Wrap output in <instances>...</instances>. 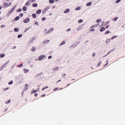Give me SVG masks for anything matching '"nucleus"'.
Wrapping results in <instances>:
<instances>
[{"label": "nucleus", "mask_w": 125, "mask_h": 125, "mask_svg": "<svg viewBox=\"0 0 125 125\" xmlns=\"http://www.w3.org/2000/svg\"><path fill=\"white\" fill-rule=\"evenodd\" d=\"M16 8V6H14L12 9H11L10 11L8 12L9 14H11L12 12L14 11V10Z\"/></svg>", "instance_id": "nucleus-1"}, {"label": "nucleus", "mask_w": 125, "mask_h": 125, "mask_svg": "<svg viewBox=\"0 0 125 125\" xmlns=\"http://www.w3.org/2000/svg\"><path fill=\"white\" fill-rule=\"evenodd\" d=\"M54 30V28H51L49 29V30L48 31H47L46 32V34H50V33H51L53 31V30Z\"/></svg>", "instance_id": "nucleus-2"}, {"label": "nucleus", "mask_w": 125, "mask_h": 125, "mask_svg": "<svg viewBox=\"0 0 125 125\" xmlns=\"http://www.w3.org/2000/svg\"><path fill=\"white\" fill-rule=\"evenodd\" d=\"M29 22H30V19L29 18L23 20V23H29Z\"/></svg>", "instance_id": "nucleus-3"}, {"label": "nucleus", "mask_w": 125, "mask_h": 125, "mask_svg": "<svg viewBox=\"0 0 125 125\" xmlns=\"http://www.w3.org/2000/svg\"><path fill=\"white\" fill-rule=\"evenodd\" d=\"M44 57H45V56L44 55H41L39 57V61H42V59H43V58H44Z\"/></svg>", "instance_id": "nucleus-4"}, {"label": "nucleus", "mask_w": 125, "mask_h": 125, "mask_svg": "<svg viewBox=\"0 0 125 125\" xmlns=\"http://www.w3.org/2000/svg\"><path fill=\"white\" fill-rule=\"evenodd\" d=\"M98 26H99V23H97L91 26L90 28L91 29H92V28H96V27H98Z\"/></svg>", "instance_id": "nucleus-5"}, {"label": "nucleus", "mask_w": 125, "mask_h": 125, "mask_svg": "<svg viewBox=\"0 0 125 125\" xmlns=\"http://www.w3.org/2000/svg\"><path fill=\"white\" fill-rule=\"evenodd\" d=\"M5 67H6V65H5V64H3V65L0 67V70L1 71V70H2V69H3V68H5Z\"/></svg>", "instance_id": "nucleus-6"}, {"label": "nucleus", "mask_w": 125, "mask_h": 125, "mask_svg": "<svg viewBox=\"0 0 125 125\" xmlns=\"http://www.w3.org/2000/svg\"><path fill=\"white\" fill-rule=\"evenodd\" d=\"M81 29H83V26L80 25L77 28V31H80Z\"/></svg>", "instance_id": "nucleus-7"}, {"label": "nucleus", "mask_w": 125, "mask_h": 125, "mask_svg": "<svg viewBox=\"0 0 125 125\" xmlns=\"http://www.w3.org/2000/svg\"><path fill=\"white\" fill-rule=\"evenodd\" d=\"M32 6L33 7H38V4H37L36 3H34L32 4Z\"/></svg>", "instance_id": "nucleus-8"}, {"label": "nucleus", "mask_w": 125, "mask_h": 125, "mask_svg": "<svg viewBox=\"0 0 125 125\" xmlns=\"http://www.w3.org/2000/svg\"><path fill=\"white\" fill-rule=\"evenodd\" d=\"M118 19H119V18L116 17L113 18L112 21H114V22H116V21H117V20H118Z\"/></svg>", "instance_id": "nucleus-9"}, {"label": "nucleus", "mask_w": 125, "mask_h": 125, "mask_svg": "<svg viewBox=\"0 0 125 125\" xmlns=\"http://www.w3.org/2000/svg\"><path fill=\"white\" fill-rule=\"evenodd\" d=\"M106 30V29L105 28V27H102L100 29V32H103V31H105Z\"/></svg>", "instance_id": "nucleus-10"}, {"label": "nucleus", "mask_w": 125, "mask_h": 125, "mask_svg": "<svg viewBox=\"0 0 125 125\" xmlns=\"http://www.w3.org/2000/svg\"><path fill=\"white\" fill-rule=\"evenodd\" d=\"M111 42V40L110 39H108L106 40L105 42L106 43H109Z\"/></svg>", "instance_id": "nucleus-11"}, {"label": "nucleus", "mask_w": 125, "mask_h": 125, "mask_svg": "<svg viewBox=\"0 0 125 125\" xmlns=\"http://www.w3.org/2000/svg\"><path fill=\"white\" fill-rule=\"evenodd\" d=\"M4 5H5V6H7V7H8V6H10L11 4H9L7 3H4Z\"/></svg>", "instance_id": "nucleus-12"}, {"label": "nucleus", "mask_w": 125, "mask_h": 125, "mask_svg": "<svg viewBox=\"0 0 125 125\" xmlns=\"http://www.w3.org/2000/svg\"><path fill=\"white\" fill-rule=\"evenodd\" d=\"M70 11V9H66L64 11V13H68Z\"/></svg>", "instance_id": "nucleus-13"}, {"label": "nucleus", "mask_w": 125, "mask_h": 125, "mask_svg": "<svg viewBox=\"0 0 125 125\" xmlns=\"http://www.w3.org/2000/svg\"><path fill=\"white\" fill-rule=\"evenodd\" d=\"M23 11H26L27 10V7L26 6H23L22 8Z\"/></svg>", "instance_id": "nucleus-14"}, {"label": "nucleus", "mask_w": 125, "mask_h": 125, "mask_svg": "<svg viewBox=\"0 0 125 125\" xmlns=\"http://www.w3.org/2000/svg\"><path fill=\"white\" fill-rule=\"evenodd\" d=\"M36 49H37V48H36V47H32L31 50L32 52H34L36 50Z\"/></svg>", "instance_id": "nucleus-15"}, {"label": "nucleus", "mask_w": 125, "mask_h": 125, "mask_svg": "<svg viewBox=\"0 0 125 125\" xmlns=\"http://www.w3.org/2000/svg\"><path fill=\"white\" fill-rule=\"evenodd\" d=\"M5 56V55L4 54H0V58H3Z\"/></svg>", "instance_id": "nucleus-16"}, {"label": "nucleus", "mask_w": 125, "mask_h": 125, "mask_svg": "<svg viewBox=\"0 0 125 125\" xmlns=\"http://www.w3.org/2000/svg\"><path fill=\"white\" fill-rule=\"evenodd\" d=\"M41 12H42V10H38L36 12L37 14H40V13H41Z\"/></svg>", "instance_id": "nucleus-17"}, {"label": "nucleus", "mask_w": 125, "mask_h": 125, "mask_svg": "<svg viewBox=\"0 0 125 125\" xmlns=\"http://www.w3.org/2000/svg\"><path fill=\"white\" fill-rule=\"evenodd\" d=\"M32 16L33 18H34V19L37 18V16L35 14H33L32 15Z\"/></svg>", "instance_id": "nucleus-18"}, {"label": "nucleus", "mask_w": 125, "mask_h": 125, "mask_svg": "<svg viewBox=\"0 0 125 125\" xmlns=\"http://www.w3.org/2000/svg\"><path fill=\"white\" fill-rule=\"evenodd\" d=\"M19 19H20V17L18 16L15 18V21H18V20H19Z\"/></svg>", "instance_id": "nucleus-19"}, {"label": "nucleus", "mask_w": 125, "mask_h": 125, "mask_svg": "<svg viewBox=\"0 0 125 125\" xmlns=\"http://www.w3.org/2000/svg\"><path fill=\"white\" fill-rule=\"evenodd\" d=\"M23 70L24 71V73H28V72H29V70L26 69V68H24Z\"/></svg>", "instance_id": "nucleus-20"}, {"label": "nucleus", "mask_w": 125, "mask_h": 125, "mask_svg": "<svg viewBox=\"0 0 125 125\" xmlns=\"http://www.w3.org/2000/svg\"><path fill=\"white\" fill-rule=\"evenodd\" d=\"M42 72H41L40 73L37 74L36 77H40V76H42Z\"/></svg>", "instance_id": "nucleus-21"}, {"label": "nucleus", "mask_w": 125, "mask_h": 125, "mask_svg": "<svg viewBox=\"0 0 125 125\" xmlns=\"http://www.w3.org/2000/svg\"><path fill=\"white\" fill-rule=\"evenodd\" d=\"M58 67H55L53 70V71H57L58 70Z\"/></svg>", "instance_id": "nucleus-22"}, {"label": "nucleus", "mask_w": 125, "mask_h": 125, "mask_svg": "<svg viewBox=\"0 0 125 125\" xmlns=\"http://www.w3.org/2000/svg\"><path fill=\"white\" fill-rule=\"evenodd\" d=\"M46 88H48V86H46L44 87L42 89V90L43 91V90H44V89H46Z\"/></svg>", "instance_id": "nucleus-23"}, {"label": "nucleus", "mask_w": 125, "mask_h": 125, "mask_svg": "<svg viewBox=\"0 0 125 125\" xmlns=\"http://www.w3.org/2000/svg\"><path fill=\"white\" fill-rule=\"evenodd\" d=\"M95 31V29H89L90 32H94Z\"/></svg>", "instance_id": "nucleus-24"}, {"label": "nucleus", "mask_w": 125, "mask_h": 125, "mask_svg": "<svg viewBox=\"0 0 125 125\" xmlns=\"http://www.w3.org/2000/svg\"><path fill=\"white\" fill-rule=\"evenodd\" d=\"M87 6H90L91 5V2H89L88 3L86 4Z\"/></svg>", "instance_id": "nucleus-25"}, {"label": "nucleus", "mask_w": 125, "mask_h": 125, "mask_svg": "<svg viewBox=\"0 0 125 125\" xmlns=\"http://www.w3.org/2000/svg\"><path fill=\"white\" fill-rule=\"evenodd\" d=\"M10 100H9L5 102V104H8V103H10Z\"/></svg>", "instance_id": "nucleus-26"}, {"label": "nucleus", "mask_w": 125, "mask_h": 125, "mask_svg": "<svg viewBox=\"0 0 125 125\" xmlns=\"http://www.w3.org/2000/svg\"><path fill=\"white\" fill-rule=\"evenodd\" d=\"M29 29H30V27L25 29L24 30V32L26 33V32H27V31H29Z\"/></svg>", "instance_id": "nucleus-27"}, {"label": "nucleus", "mask_w": 125, "mask_h": 125, "mask_svg": "<svg viewBox=\"0 0 125 125\" xmlns=\"http://www.w3.org/2000/svg\"><path fill=\"white\" fill-rule=\"evenodd\" d=\"M110 33V31L109 30H107L106 32L104 33V35H108Z\"/></svg>", "instance_id": "nucleus-28"}, {"label": "nucleus", "mask_w": 125, "mask_h": 125, "mask_svg": "<svg viewBox=\"0 0 125 125\" xmlns=\"http://www.w3.org/2000/svg\"><path fill=\"white\" fill-rule=\"evenodd\" d=\"M22 34H20L18 36V39H20V38H22Z\"/></svg>", "instance_id": "nucleus-29"}, {"label": "nucleus", "mask_w": 125, "mask_h": 125, "mask_svg": "<svg viewBox=\"0 0 125 125\" xmlns=\"http://www.w3.org/2000/svg\"><path fill=\"white\" fill-rule=\"evenodd\" d=\"M14 31H15V32H18V31H19V29H18V28H15L14 29Z\"/></svg>", "instance_id": "nucleus-30"}, {"label": "nucleus", "mask_w": 125, "mask_h": 125, "mask_svg": "<svg viewBox=\"0 0 125 125\" xmlns=\"http://www.w3.org/2000/svg\"><path fill=\"white\" fill-rule=\"evenodd\" d=\"M101 21H102V20H101V19H98V20H97V23H99L100 22H101Z\"/></svg>", "instance_id": "nucleus-31"}, {"label": "nucleus", "mask_w": 125, "mask_h": 125, "mask_svg": "<svg viewBox=\"0 0 125 125\" xmlns=\"http://www.w3.org/2000/svg\"><path fill=\"white\" fill-rule=\"evenodd\" d=\"M8 83V84H9V85L12 84V83H13V81H10V82H9Z\"/></svg>", "instance_id": "nucleus-32"}, {"label": "nucleus", "mask_w": 125, "mask_h": 125, "mask_svg": "<svg viewBox=\"0 0 125 125\" xmlns=\"http://www.w3.org/2000/svg\"><path fill=\"white\" fill-rule=\"evenodd\" d=\"M49 2H50V3H53L54 2V0H50Z\"/></svg>", "instance_id": "nucleus-33"}, {"label": "nucleus", "mask_w": 125, "mask_h": 125, "mask_svg": "<svg viewBox=\"0 0 125 125\" xmlns=\"http://www.w3.org/2000/svg\"><path fill=\"white\" fill-rule=\"evenodd\" d=\"M25 5H26V6H28V5H30V3H29V2H27L25 3Z\"/></svg>", "instance_id": "nucleus-34"}, {"label": "nucleus", "mask_w": 125, "mask_h": 125, "mask_svg": "<svg viewBox=\"0 0 125 125\" xmlns=\"http://www.w3.org/2000/svg\"><path fill=\"white\" fill-rule=\"evenodd\" d=\"M83 20H80L78 21V23H83Z\"/></svg>", "instance_id": "nucleus-35"}, {"label": "nucleus", "mask_w": 125, "mask_h": 125, "mask_svg": "<svg viewBox=\"0 0 125 125\" xmlns=\"http://www.w3.org/2000/svg\"><path fill=\"white\" fill-rule=\"evenodd\" d=\"M17 12H21V11H22V9H19L18 10H17Z\"/></svg>", "instance_id": "nucleus-36"}, {"label": "nucleus", "mask_w": 125, "mask_h": 125, "mask_svg": "<svg viewBox=\"0 0 125 125\" xmlns=\"http://www.w3.org/2000/svg\"><path fill=\"white\" fill-rule=\"evenodd\" d=\"M116 38H117V36H114L111 38V40H114V39H116Z\"/></svg>", "instance_id": "nucleus-37"}, {"label": "nucleus", "mask_w": 125, "mask_h": 125, "mask_svg": "<svg viewBox=\"0 0 125 125\" xmlns=\"http://www.w3.org/2000/svg\"><path fill=\"white\" fill-rule=\"evenodd\" d=\"M63 44H65V41H63L62 43L60 44V45H63Z\"/></svg>", "instance_id": "nucleus-38"}, {"label": "nucleus", "mask_w": 125, "mask_h": 125, "mask_svg": "<svg viewBox=\"0 0 125 125\" xmlns=\"http://www.w3.org/2000/svg\"><path fill=\"white\" fill-rule=\"evenodd\" d=\"M30 2H35L36 1L35 0H29Z\"/></svg>", "instance_id": "nucleus-39"}, {"label": "nucleus", "mask_w": 125, "mask_h": 125, "mask_svg": "<svg viewBox=\"0 0 125 125\" xmlns=\"http://www.w3.org/2000/svg\"><path fill=\"white\" fill-rule=\"evenodd\" d=\"M23 15H24V14L23 13H21L20 14V17H23Z\"/></svg>", "instance_id": "nucleus-40"}, {"label": "nucleus", "mask_w": 125, "mask_h": 125, "mask_svg": "<svg viewBox=\"0 0 125 125\" xmlns=\"http://www.w3.org/2000/svg\"><path fill=\"white\" fill-rule=\"evenodd\" d=\"M121 1V0H117L116 1V3H119V2H120Z\"/></svg>", "instance_id": "nucleus-41"}, {"label": "nucleus", "mask_w": 125, "mask_h": 125, "mask_svg": "<svg viewBox=\"0 0 125 125\" xmlns=\"http://www.w3.org/2000/svg\"><path fill=\"white\" fill-rule=\"evenodd\" d=\"M65 76H66V74H63L62 75V78H64V79H65Z\"/></svg>", "instance_id": "nucleus-42"}, {"label": "nucleus", "mask_w": 125, "mask_h": 125, "mask_svg": "<svg viewBox=\"0 0 125 125\" xmlns=\"http://www.w3.org/2000/svg\"><path fill=\"white\" fill-rule=\"evenodd\" d=\"M27 86H29V85H27V84H25V88H26V89L25 90H27V89H28V88H27Z\"/></svg>", "instance_id": "nucleus-43"}, {"label": "nucleus", "mask_w": 125, "mask_h": 125, "mask_svg": "<svg viewBox=\"0 0 125 125\" xmlns=\"http://www.w3.org/2000/svg\"><path fill=\"white\" fill-rule=\"evenodd\" d=\"M18 67H23V64H21L19 65Z\"/></svg>", "instance_id": "nucleus-44"}, {"label": "nucleus", "mask_w": 125, "mask_h": 125, "mask_svg": "<svg viewBox=\"0 0 125 125\" xmlns=\"http://www.w3.org/2000/svg\"><path fill=\"white\" fill-rule=\"evenodd\" d=\"M100 65H101V62H100L99 63H98L97 67H99V66H100Z\"/></svg>", "instance_id": "nucleus-45"}, {"label": "nucleus", "mask_w": 125, "mask_h": 125, "mask_svg": "<svg viewBox=\"0 0 125 125\" xmlns=\"http://www.w3.org/2000/svg\"><path fill=\"white\" fill-rule=\"evenodd\" d=\"M76 9H77V10H80V9H81V7H77L76 8Z\"/></svg>", "instance_id": "nucleus-46"}, {"label": "nucleus", "mask_w": 125, "mask_h": 125, "mask_svg": "<svg viewBox=\"0 0 125 125\" xmlns=\"http://www.w3.org/2000/svg\"><path fill=\"white\" fill-rule=\"evenodd\" d=\"M70 31H71V28H69L66 30V32H70Z\"/></svg>", "instance_id": "nucleus-47"}, {"label": "nucleus", "mask_w": 125, "mask_h": 125, "mask_svg": "<svg viewBox=\"0 0 125 125\" xmlns=\"http://www.w3.org/2000/svg\"><path fill=\"white\" fill-rule=\"evenodd\" d=\"M7 89H9V87H8L7 88L4 89L3 90L4 91V90H7Z\"/></svg>", "instance_id": "nucleus-48"}, {"label": "nucleus", "mask_w": 125, "mask_h": 125, "mask_svg": "<svg viewBox=\"0 0 125 125\" xmlns=\"http://www.w3.org/2000/svg\"><path fill=\"white\" fill-rule=\"evenodd\" d=\"M34 23L35 24V25H38L39 22H38V21H35Z\"/></svg>", "instance_id": "nucleus-49"}, {"label": "nucleus", "mask_w": 125, "mask_h": 125, "mask_svg": "<svg viewBox=\"0 0 125 125\" xmlns=\"http://www.w3.org/2000/svg\"><path fill=\"white\" fill-rule=\"evenodd\" d=\"M92 56L93 57H94V56H95V52L93 53Z\"/></svg>", "instance_id": "nucleus-50"}, {"label": "nucleus", "mask_w": 125, "mask_h": 125, "mask_svg": "<svg viewBox=\"0 0 125 125\" xmlns=\"http://www.w3.org/2000/svg\"><path fill=\"white\" fill-rule=\"evenodd\" d=\"M48 59H51L52 58V56H50L48 57Z\"/></svg>", "instance_id": "nucleus-51"}, {"label": "nucleus", "mask_w": 125, "mask_h": 125, "mask_svg": "<svg viewBox=\"0 0 125 125\" xmlns=\"http://www.w3.org/2000/svg\"><path fill=\"white\" fill-rule=\"evenodd\" d=\"M36 92H37V90L33 91L32 93H36Z\"/></svg>", "instance_id": "nucleus-52"}, {"label": "nucleus", "mask_w": 125, "mask_h": 125, "mask_svg": "<svg viewBox=\"0 0 125 125\" xmlns=\"http://www.w3.org/2000/svg\"><path fill=\"white\" fill-rule=\"evenodd\" d=\"M34 96L37 97L38 96V93H35V95H34Z\"/></svg>", "instance_id": "nucleus-53"}, {"label": "nucleus", "mask_w": 125, "mask_h": 125, "mask_svg": "<svg viewBox=\"0 0 125 125\" xmlns=\"http://www.w3.org/2000/svg\"><path fill=\"white\" fill-rule=\"evenodd\" d=\"M105 28H106V29H108V28H109V25H106V26H105Z\"/></svg>", "instance_id": "nucleus-54"}, {"label": "nucleus", "mask_w": 125, "mask_h": 125, "mask_svg": "<svg viewBox=\"0 0 125 125\" xmlns=\"http://www.w3.org/2000/svg\"><path fill=\"white\" fill-rule=\"evenodd\" d=\"M108 62H106V63L105 64V65H104V67H105V66H107V65H108Z\"/></svg>", "instance_id": "nucleus-55"}, {"label": "nucleus", "mask_w": 125, "mask_h": 125, "mask_svg": "<svg viewBox=\"0 0 125 125\" xmlns=\"http://www.w3.org/2000/svg\"><path fill=\"white\" fill-rule=\"evenodd\" d=\"M42 21H44V20H45V18H42Z\"/></svg>", "instance_id": "nucleus-56"}, {"label": "nucleus", "mask_w": 125, "mask_h": 125, "mask_svg": "<svg viewBox=\"0 0 125 125\" xmlns=\"http://www.w3.org/2000/svg\"><path fill=\"white\" fill-rule=\"evenodd\" d=\"M57 89H59V88H56L54 89V90H57Z\"/></svg>", "instance_id": "nucleus-57"}, {"label": "nucleus", "mask_w": 125, "mask_h": 125, "mask_svg": "<svg viewBox=\"0 0 125 125\" xmlns=\"http://www.w3.org/2000/svg\"><path fill=\"white\" fill-rule=\"evenodd\" d=\"M44 96H45V94H43L41 96V97H43Z\"/></svg>", "instance_id": "nucleus-58"}, {"label": "nucleus", "mask_w": 125, "mask_h": 125, "mask_svg": "<svg viewBox=\"0 0 125 125\" xmlns=\"http://www.w3.org/2000/svg\"><path fill=\"white\" fill-rule=\"evenodd\" d=\"M59 82H61V80H59V81L57 82V83H59Z\"/></svg>", "instance_id": "nucleus-59"}, {"label": "nucleus", "mask_w": 125, "mask_h": 125, "mask_svg": "<svg viewBox=\"0 0 125 125\" xmlns=\"http://www.w3.org/2000/svg\"><path fill=\"white\" fill-rule=\"evenodd\" d=\"M109 53H110V52H108V53L106 54V55H105V56H104V57H105V56H107V55H108V54H109Z\"/></svg>", "instance_id": "nucleus-60"}, {"label": "nucleus", "mask_w": 125, "mask_h": 125, "mask_svg": "<svg viewBox=\"0 0 125 125\" xmlns=\"http://www.w3.org/2000/svg\"><path fill=\"white\" fill-rule=\"evenodd\" d=\"M2 7L0 6V9H2Z\"/></svg>", "instance_id": "nucleus-61"}, {"label": "nucleus", "mask_w": 125, "mask_h": 125, "mask_svg": "<svg viewBox=\"0 0 125 125\" xmlns=\"http://www.w3.org/2000/svg\"><path fill=\"white\" fill-rule=\"evenodd\" d=\"M15 48H16V46H14V49H15Z\"/></svg>", "instance_id": "nucleus-62"}, {"label": "nucleus", "mask_w": 125, "mask_h": 125, "mask_svg": "<svg viewBox=\"0 0 125 125\" xmlns=\"http://www.w3.org/2000/svg\"><path fill=\"white\" fill-rule=\"evenodd\" d=\"M70 85V83L69 84H68L66 86L68 87L69 85Z\"/></svg>", "instance_id": "nucleus-63"}, {"label": "nucleus", "mask_w": 125, "mask_h": 125, "mask_svg": "<svg viewBox=\"0 0 125 125\" xmlns=\"http://www.w3.org/2000/svg\"><path fill=\"white\" fill-rule=\"evenodd\" d=\"M3 26H4V25H1V28H3Z\"/></svg>", "instance_id": "nucleus-64"}]
</instances>
